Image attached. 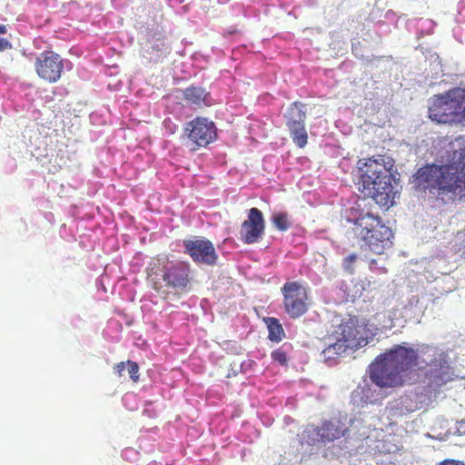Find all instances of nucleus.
Wrapping results in <instances>:
<instances>
[{"label":"nucleus","instance_id":"14","mask_svg":"<svg viewBox=\"0 0 465 465\" xmlns=\"http://www.w3.org/2000/svg\"><path fill=\"white\" fill-rule=\"evenodd\" d=\"M186 252L193 261L208 265L214 264L217 259L213 243L204 239L195 238L184 242Z\"/></svg>","mask_w":465,"mask_h":465},{"label":"nucleus","instance_id":"10","mask_svg":"<svg viewBox=\"0 0 465 465\" xmlns=\"http://www.w3.org/2000/svg\"><path fill=\"white\" fill-rule=\"evenodd\" d=\"M306 112L305 104L295 102L290 105L284 114L286 124L289 127L292 140L299 147H304L307 143L308 136L304 128Z\"/></svg>","mask_w":465,"mask_h":465},{"label":"nucleus","instance_id":"21","mask_svg":"<svg viewBox=\"0 0 465 465\" xmlns=\"http://www.w3.org/2000/svg\"><path fill=\"white\" fill-rule=\"evenodd\" d=\"M357 262L356 254H350L343 260V268L350 274L354 273Z\"/></svg>","mask_w":465,"mask_h":465},{"label":"nucleus","instance_id":"8","mask_svg":"<svg viewBox=\"0 0 465 465\" xmlns=\"http://www.w3.org/2000/svg\"><path fill=\"white\" fill-rule=\"evenodd\" d=\"M392 354L391 349L388 351L381 354L376 358V360L370 366V380L371 383L364 380L361 384L359 385L358 389L352 392V401L354 403L362 402V403H371L374 404L379 401L382 400L385 397L383 392V389L396 387L397 385H382L378 382L373 376V371L376 364L381 365L383 367H387L388 371H383L384 374H390L391 371L394 369L393 365H396V362H389V357Z\"/></svg>","mask_w":465,"mask_h":465},{"label":"nucleus","instance_id":"24","mask_svg":"<svg viewBox=\"0 0 465 465\" xmlns=\"http://www.w3.org/2000/svg\"><path fill=\"white\" fill-rule=\"evenodd\" d=\"M272 356L274 361L280 362L281 364H284L287 361V356L283 351H274L272 352Z\"/></svg>","mask_w":465,"mask_h":465},{"label":"nucleus","instance_id":"28","mask_svg":"<svg viewBox=\"0 0 465 465\" xmlns=\"http://www.w3.org/2000/svg\"><path fill=\"white\" fill-rule=\"evenodd\" d=\"M6 27L5 25H0V34H5Z\"/></svg>","mask_w":465,"mask_h":465},{"label":"nucleus","instance_id":"6","mask_svg":"<svg viewBox=\"0 0 465 465\" xmlns=\"http://www.w3.org/2000/svg\"><path fill=\"white\" fill-rule=\"evenodd\" d=\"M148 278L153 288L161 292L164 287L176 292L187 289L190 279L186 264L172 262L164 259H154L148 268Z\"/></svg>","mask_w":465,"mask_h":465},{"label":"nucleus","instance_id":"23","mask_svg":"<svg viewBox=\"0 0 465 465\" xmlns=\"http://www.w3.org/2000/svg\"><path fill=\"white\" fill-rule=\"evenodd\" d=\"M370 285V282L368 281H358L353 287L351 296L353 298L361 297L363 295V292L366 290V287Z\"/></svg>","mask_w":465,"mask_h":465},{"label":"nucleus","instance_id":"11","mask_svg":"<svg viewBox=\"0 0 465 465\" xmlns=\"http://www.w3.org/2000/svg\"><path fill=\"white\" fill-rule=\"evenodd\" d=\"M286 312L292 317L302 316L307 311V292L296 282H287L282 287Z\"/></svg>","mask_w":465,"mask_h":465},{"label":"nucleus","instance_id":"16","mask_svg":"<svg viewBox=\"0 0 465 465\" xmlns=\"http://www.w3.org/2000/svg\"><path fill=\"white\" fill-rule=\"evenodd\" d=\"M367 420L361 418H355L351 420L350 427L346 430L349 435L357 436L359 440H369L371 438V424H366Z\"/></svg>","mask_w":465,"mask_h":465},{"label":"nucleus","instance_id":"27","mask_svg":"<svg viewBox=\"0 0 465 465\" xmlns=\"http://www.w3.org/2000/svg\"><path fill=\"white\" fill-rule=\"evenodd\" d=\"M440 465H465V463H463L461 461L446 460L442 461Z\"/></svg>","mask_w":465,"mask_h":465},{"label":"nucleus","instance_id":"25","mask_svg":"<svg viewBox=\"0 0 465 465\" xmlns=\"http://www.w3.org/2000/svg\"><path fill=\"white\" fill-rule=\"evenodd\" d=\"M114 371L120 377L124 376L126 372V363L120 362L114 367Z\"/></svg>","mask_w":465,"mask_h":465},{"label":"nucleus","instance_id":"3","mask_svg":"<svg viewBox=\"0 0 465 465\" xmlns=\"http://www.w3.org/2000/svg\"><path fill=\"white\" fill-rule=\"evenodd\" d=\"M347 223V235L353 244H358L361 248H369L377 254H381L391 247V230L381 224L379 218L372 213L351 209Z\"/></svg>","mask_w":465,"mask_h":465},{"label":"nucleus","instance_id":"18","mask_svg":"<svg viewBox=\"0 0 465 465\" xmlns=\"http://www.w3.org/2000/svg\"><path fill=\"white\" fill-rule=\"evenodd\" d=\"M269 338L271 341H279L282 340L283 330L274 318L268 320Z\"/></svg>","mask_w":465,"mask_h":465},{"label":"nucleus","instance_id":"5","mask_svg":"<svg viewBox=\"0 0 465 465\" xmlns=\"http://www.w3.org/2000/svg\"><path fill=\"white\" fill-rule=\"evenodd\" d=\"M334 329L323 338L322 355L325 361L339 356L351 355L356 350L367 344V341L359 336L360 330L355 321L350 319L332 326Z\"/></svg>","mask_w":465,"mask_h":465},{"label":"nucleus","instance_id":"9","mask_svg":"<svg viewBox=\"0 0 465 465\" xmlns=\"http://www.w3.org/2000/svg\"><path fill=\"white\" fill-rule=\"evenodd\" d=\"M346 429L339 420L332 419L317 428L313 425H308L304 430L302 440L308 444L327 443L341 438L345 434Z\"/></svg>","mask_w":465,"mask_h":465},{"label":"nucleus","instance_id":"7","mask_svg":"<svg viewBox=\"0 0 465 465\" xmlns=\"http://www.w3.org/2000/svg\"><path fill=\"white\" fill-rule=\"evenodd\" d=\"M429 116L437 123L465 124V90L454 88L435 95L429 107Z\"/></svg>","mask_w":465,"mask_h":465},{"label":"nucleus","instance_id":"26","mask_svg":"<svg viewBox=\"0 0 465 465\" xmlns=\"http://www.w3.org/2000/svg\"><path fill=\"white\" fill-rule=\"evenodd\" d=\"M10 47L11 45L9 44V42L4 37H0V51L6 50Z\"/></svg>","mask_w":465,"mask_h":465},{"label":"nucleus","instance_id":"4","mask_svg":"<svg viewBox=\"0 0 465 465\" xmlns=\"http://www.w3.org/2000/svg\"><path fill=\"white\" fill-rule=\"evenodd\" d=\"M358 172L362 190L378 204L388 207L392 204L394 194L389 169L384 159H361L358 161Z\"/></svg>","mask_w":465,"mask_h":465},{"label":"nucleus","instance_id":"29","mask_svg":"<svg viewBox=\"0 0 465 465\" xmlns=\"http://www.w3.org/2000/svg\"><path fill=\"white\" fill-rule=\"evenodd\" d=\"M231 371H232V374H233V375H236V373H237V370H235V369L232 367Z\"/></svg>","mask_w":465,"mask_h":465},{"label":"nucleus","instance_id":"17","mask_svg":"<svg viewBox=\"0 0 465 465\" xmlns=\"http://www.w3.org/2000/svg\"><path fill=\"white\" fill-rule=\"evenodd\" d=\"M184 96L193 104H201L202 102H205L206 94L201 87H190L184 91Z\"/></svg>","mask_w":465,"mask_h":465},{"label":"nucleus","instance_id":"13","mask_svg":"<svg viewBox=\"0 0 465 465\" xmlns=\"http://www.w3.org/2000/svg\"><path fill=\"white\" fill-rule=\"evenodd\" d=\"M185 131L189 138L200 146L207 145L216 135L213 123L207 118H196L186 125Z\"/></svg>","mask_w":465,"mask_h":465},{"label":"nucleus","instance_id":"2","mask_svg":"<svg viewBox=\"0 0 465 465\" xmlns=\"http://www.w3.org/2000/svg\"><path fill=\"white\" fill-rule=\"evenodd\" d=\"M443 159L445 164L420 168L411 181L413 188L423 196L444 203L465 202V137L450 143Z\"/></svg>","mask_w":465,"mask_h":465},{"label":"nucleus","instance_id":"20","mask_svg":"<svg viewBox=\"0 0 465 465\" xmlns=\"http://www.w3.org/2000/svg\"><path fill=\"white\" fill-rule=\"evenodd\" d=\"M272 223L274 226L280 231H286L291 223L288 220L287 214L285 213H275L272 216Z\"/></svg>","mask_w":465,"mask_h":465},{"label":"nucleus","instance_id":"19","mask_svg":"<svg viewBox=\"0 0 465 465\" xmlns=\"http://www.w3.org/2000/svg\"><path fill=\"white\" fill-rule=\"evenodd\" d=\"M451 250L465 257V230L459 232L453 238L451 242Z\"/></svg>","mask_w":465,"mask_h":465},{"label":"nucleus","instance_id":"1","mask_svg":"<svg viewBox=\"0 0 465 465\" xmlns=\"http://www.w3.org/2000/svg\"><path fill=\"white\" fill-rule=\"evenodd\" d=\"M391 351L388 363L396 362V365L390 374H384L383 371H388L386 367L379 364L374 367V379L382 385H401L404 373L412 368L424 372V382L430 388V393L457 377L449 352L441 348L422 345L414 350L406 345H396Z\"/></svg>","mask_w":465,"mask_h":465},{"label":"nucleus","instance_id":"15","mask_svg":"<svg viewBox=\"0 0 465 465\" xmlns=\"http://www.w3.org/2000/svg\"><path fill=\"white\" fill-rule=\"evenodd\" d=\"M263 231L264 220L262 212L257 208L250 209L248 219L242 225V239L246 243L255 242L262 236Z\"/></svg>","mask_w":465,"mask_h":465},{"label":"nucleus","instance_id":"22","mask_svg":"<svg viewBox=\"0 0 465 465\" xmlns=\"http://www.w3.org/2000/svg\"><path fill=\"white\" fill-rule=\"evenodd\" d=\"M138 370L139 367L136 362L131 361H128L126 362V373L129 375L130 379L134 382H136L139 380Z\"/></svg>","mask_w":465,"mask_h":465},{"label":"nucleus","instance_id":"12","mask_svg":"<svg viewBox=\"0 0 465 465\" xmlns=\"http://www.w3.org/2000/svg\"><path fill=\"white\" fill-rule=\"evenodd\" d=\"M64 64L59 54L54 52L41 54L35 62L38 76L49 83H55L61 77Z\"/></svg>","mask_w":465,"mask_h":465}]
</instances>
